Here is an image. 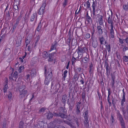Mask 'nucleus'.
<instances>
[{
    "instance_id": "nucleus-1",
    "label": "nucleus",
    "mask_w": 128,
    "mask_h": 128,
    "mask_svg": "<svg viewBox=\"0 0 128 128\" xmlns=\"http://www.w3.org/2000/svg\"><path fill=\"white\" fill-rule=\"evenodd\" d=\"M46 66H44L45 69L44 74L46 77L44 81V84L46 85H48L49 82L52 80V70L51 68H49L48 70L46 69Z\"/></svg>"
},
{
    "instance_id": "nucleus-2",
    "label": "nucleus",
    "mask_w": 128,
    "mask_h": 128,
    "mask_svg": "<svg viewBox=\"0 0 128 128\" xmlns=\"http://www.w3.org/2000/svg\"><path fill=\"white\" fill-rule=\"evenodd\" d=\"M124 102L121 101V105L122 107L120 108V109L122 112V114L123 116L126 120H128V115H126V112L128 114V104L126 105V109L125 108V107L123 106V104L124 103Z\"/></svg>"
},
{
    "instance_id": "nucleus-3",
    "label": "nucleus",
    "mask_w": 128,
    "mask_h": 128,
    "mask_svg": "<svg viewBox=\"0 0 128 128\" xmlns=\"http://www.w3.org/2000/svg\"><path fill=\"white\" fill-rule=\"evenodd\" d=\"M20 91V97L23 98L26 96L28 91L26 89V87L25 85H23L20 86L19 87Z\"/></svg>"
},
{
    "instance_id": "nucleus-4",
    "label": "nucleus",
    "mask_w": 128,
    "mask_h": 128,
    "mask_svg": "<svg viewBox=\"0 0 128 128\" xmlns=\"http://www.w3.org/2000/svg\"><path fill=\"white\" fill-rule=\"evenodd\" d=\"M58 110L59 111V116L63 118H66L67 116L65 113L64 109L62 107H60L59 108Z\"/></svg>"
},
{
    "instance_id": "nucleus-5",
    "label": "nucleus",
    "mask_w": 128,
    "mask_h": 128,
    "mask_svg": "<svg viewBox=\"0 0 128 128\" xmlns=\"http://www.w3.org/2000/svg\"><path fill=\"white\" fill-rule=\"evenodd\" d=\"M83 53H82L77 52L76 51L74 54V55L77 59H81L83 56Z\"/></svg>"
},
{
    "instance_id": "nucleus-6",
    "label": "nucleus",
    "mask_w": 128,
    "mask_h": 128,
    "mask_svg": "<svg viewBox=\"0 0 128 128\" xmlns=\"http://www.w3.org/2000/svg\"><path fill=\"white\" fill-rule=\"evenodd\" d=\"M86 56L82 58V62L84 63H87L89 60V56L86 53Z\"/></svg>"
},
{
    "instance_id": "nucleus-7",
    "label": "nucleus",
    "mask_w": 128,
    "mask_h": 128,
    "mask_svg": "<svg viewBox=\"0 0 128 128\" xmlns=\"http://www.w3.org/2000/svg\"><path fill=\"white\" fill-rule=\"evenodd\" d=\"M108 22L109 24H110V27H114L112 20V14L111 13V16L109 15L108 20Z\"/></svg>"
},
{
    "instance_id": "nucleus-8",
    "label": "nucleus",
    "mask_w": 128,
    "mask_h": 128,
    "mask_svg": "<svg viewBox=\"0 0 128 128\" xmlns=\"http://www.w3.org/2000/svg\"><path fill=\"white\" fill-rule=\"evenodd\" d=\"M58 44H57L56 41L54 42L52 44L51 46L50 50H49V51L50 52L52 50H56Z\"/></svg>"
},
{
    "instance_id": "nucleus-9",
    "label": "nucleus",
    "mask_w": 128,
    "mask_h": 128,
    "mask_svg": "<svg viewBox=\"0 0 128 128\" xmlns=\"http://www.w3.org/2000/svg\"><path fill=\"white\" fill-rule=\"evenodd\" d=\"M57 53V50H56L55 52L50 54L49 55L48 61L49 62H50L52 61L54 58V54Z\"/></svg>"
},
{
    "instance_id": "nucleus-10",
    "label": "nucleus",
    "mask_w": 128,
    "mask_h": 128,
    "mask_svg": "<svg viewBox=\"0 0 128 128\" xmlns=\"http://www.w3.org/2000/svg\"><path fill=\"white\" fill-rule=\"evenodd\" d=\"M117 116L119 119L120 122H124L122 115L120 114L119 110L117 111Z\"/></svg>"
},
{
    "instance_id": "nucleus-11",
    "label": "nucleus",
    "mask_w": 128,
    "mask_h": 128,
    "mask_svg": "<svg viewBox=\"0 0 128 128\" xmlns=\"http://www.w3.org/2000/svg\"><path fill=\"white\" fill-rule=\"evenodd\" d=\"M86 49V48H82L80 46H78V49L76 50V52L78 51L77 52L84 53V50Z\"/></svg>"
},
{
    "instance_id": "nucleus-12",
    "label": "nucleus",
    "mask_w": 128,
    "mask_h": 128,
    "mask_svg": "<svg viewBox=\"0 0 128 128\" xmlns=\"http://www.w3.org/2000/svg\"><path fill=\"white\" fill-rule=\"evenodd\" d=\"M22 40V38L21 37H19L18 38L16 42V44L17 46H19L21 45Z\"/></svg>"
},
{
    "instance_id": "nucleus-13",
    "label": "nucleus",
    "mask_w": 128,
    "mask_h": 128,
    "mask_svg": "<svg viewBox=\"0 0 128 128\" xmlns=\"http://www.w3.org/2000/svg\"><path fill=\"white\" fill-rule=\"evenodd\" d=\"M102 27L100 26H98L97 27V32L100 35H101L103 33V31L102 29Z\"/></svg>"
},
{
    "instance_id": "nucleus-14",
    "label": "nucleus",
    "mask_w": 128,
    "mask_h": 128,
    "mask_svg": "<svg viewBox=\"0 0 128 128\" xmlns=\"http://www.w3.org/2000/svg\"><path fill=\"white\" fill-rule=\"evenodd\" d=\"M36 70L34 68H33L30 72V74L31 76L34 77L36 76Z\"/></svg>"
},
{
    "instance_id": "nucleus-15",
    "label": "nucleus",
    "mask_w": 128,
    "mask_h": 128,
    "mask_svg": "<svg viewBox=\"0 0 128 128\" xmlns=\"http://www.w3.org/2000/svg\"><path fill=\"white\" fill-rule=\"evenodd\" d=\"M111 37L112 38H114V30H113V27H111L110 31Z\"/></svg>"
},
{
    "instance_id": "nucleus-16",
    "label": "nucleus",
    "mask_w": 128,
    "mask_h": 128,
    "mask_svg": "<svg viewBox=\"0 0 128 128\" xmlns=\"http://www.w3.org/2000/svg\"><path fill=\"white\" fill-rule=\"evenodd\" d=\"M88 110H85V112L83 114L84 116L85 119H88L89 116H88Z\"/></svg>"
},
{
    "instance_id": "nucleus-17",
    "label": "nucleus",
    "mask_w": 128,
    "mask_h": 128,
    "mask_svg": "<svg viewBox=\"0 0 128 128\" xmlns=\"http://www.w3.org/2000/svg\"><path fill=\"white\" fill-rule=\"evenodd\" d=\"M99 24L100 25L102 26L103 25V16L101 15H100L99 16V18L98 20Z\"/></svg>"
},
{
    "instance_id": "nucleus-18",
    "label": "nucleus",
    "mask_w": 128,
    "mask_h": 128,
    "mask_svg": "<svg viewBox=\"0 0 128 128\" xmlns=\"http://www.w3.org/2000/svg\"><path fill=\"white\" fill-rule=\"evenodd\" d=\"M31 40V37H30L28 36L26 40V46H27L30 43V42Z\"/></svg>"
},
{
    "instance_id": "nucleus-19",
    "label": "nucleus",
    "mask_w": 128,
    "mask_h": 128,
    "mask_svg": "<svg viewBox=\"0 0 128 128\" xmlns=\"http://www.w3.org/2000/svg\"><path fill=\"white\" fill-rule=\"evenodd\" d=\"M72 105L70 103L68 104L69 106V110H72L74 106V102L73 101H72L71 102Z\"/></svg>"
},
{
    "instance_id": "nucleus-20",
    "label": "nucleus",
    "mask_w": 128,
    "mask_h": 128,
    "mask_svg": "<svg viewBox=\"0 0 128 128\" xmlns=\"http://www.w3.org/2000/svg\"><path fill=\"white\" fill-rule=\"evenodd\" d=\"M6 84L5 85L3 88V90L4 93H6V92L8 88V86L7 84L8 82V80H6Z\"/></svg>"
},
{
    "instance_id": "nucleus-21",
    "label": "nucleus",
    "mask_w": 128,
    "mask_h": 128,
    "mask_svg": "<svg viewBox=\"0 0 128 128\" xmlns=\"http://www.w3.org/2000/svg\"><path fill=\"white\" fill-rule=\"evenodd\" d=\"M42 56L44 58H47L48 56L47 52L46 51L43 52L42 53Z\"/></svg>"
},
{
    "instance_id": "nucleus-22",
    "label": "nucleus",
    "mask_w": 128,
    "mask_h": 128,
    "mask_svg": "<svg viewBox=\"0 0 128 128\" xmlns=\"http://www.w3.org/2000/svg\"><path fill=\"white\" fill-rule=\"evenodd\" d=\"M99 40L100 41V44H104L103 43L105 41V39L103 36L100 37L99 38Z\"/></svg>"
},
{
    "instance_id": "nucleus-23",
    "label": "nucleus",
    "mask_w": 128,
    "mask_h": 128,
    "mask_svg": "<svg viewBox=\"0 0 128 128\" xmlns=\"http://www.w3.org/2000/svg\"><path fill=\"white\" fill-rule=\"evenodd\" d=\"M98 42L97 40H93L92 45L94 48H96L97 46Z\"/></svg>"
},
{
    "instance_id": "nucleus-24",
    "label": "nucleus",
    "mask_w": 128,
    "mask_h": 128,
    "mask_svg": "<svg viewBox=\"0 0 128 128\" xmlns=\"http://www.w3.org/2000/svg\"><path fill=\"white\" fill-rule=\"evenodd\" d=\"M53 114L49 112L47 114L46 117L48 119H50L52 118L53 116Z\"/></svg>"
},
{
    "instance_id": "nucleus-25",
    "label": "nucleus",
    "mask_w": 128,
    "mask_h": 128,
    "mask_svg": "<svg viewBox=\"0 0 128 128\" xmlns=\"http://www.w3.org/2000/svg\"><path fill=\"white\" fill-rule=\"evenodd\" d=\"M10 53V50L8 49H5L4 52V54L6 56L8 55Z\"/></svg>"
},
{
    "instance_id": "nucleus-26",
    "label": "nucleus",
    "mask_w": 128,
    "mask_h": 128,
    "mask_svg": "<svg viewBox=\"0 0 128 128\" xmlns=\"http://www.w3.org/2000/svg\"><path fill=\"white\" fill-rule=\"evenodd\" d=\"M42 26V24L40 22L38 24V26L36 28V30L38 32H39Z\"/></svg>"
},
{
    "instance_id": "nucleus-27",
    "label": "nucleus",
    "mask_w": 128,
    "mask_h": 128,
    "mask_svg": "<svg viewBox=\"0 0 128 128\" xmlns=\"http://www.w3.org/2000/svg\"><path fill=\"white\" fill-rule=\"evenodd\" d=\"M44 10V9H42L40 8L38 12V14L40 15H43V14L45 12Z\"/></svg>"
},
{
    "instance_id": "nucleus-28",
    "label": "nucleus",
    "mask_w": 128,
    "mask_h": 128,
    "mask_svg": "<svg viewBox=\"0 0 128 128\" xmlns=\"http://www.w3.org/2000/svg\"><path fill=\"white\" fill-rule=\"evenodd\" d=\"M67 98V96L66 95H64L62 96V101L64 104H65L66 103Z\"/></svg>"
},
{
    "instance_id": "nucleus-29",
    "label": "nucleus",
    "mask_w": 128,
    "mask_h": 128,
    "mask_svg": "<svg viewBox=\"0 0 128 128\" xmlns=\"http://www.w3.org/2000/svg\"><path fill=\"white\" fill-rule=\"evenodd\" d=\"M36 13L33 14L31 16L30 18V21L31 22H33L34 21V20L35 15H36Z\"/></svg>"
},
{
    "instance_id": "nucleus-30",
    "label": "nucleus",
    "mask_w": 128,
    "mask_h": 128,
    "mask_svg": "<svg viewBox=\"0 0 128 128\" xmlns=\"http://www.w3.org/2000/svg\"><path fill=\"white\" fill-rule=\"evenodd\" d=\"M123 9L125 11H127L128 10V2L127 4H124L123 6Z\"/></svg>"
},
{
    "instance_id": "nucleus-31",
    "label": "nucleus",
    "mask_w": 128,
    "mask_h": 128,
    "mask_svg": "<svg viewBox=\"0 0 128 128\" xmlns=\"http://www.w3.org/2000/svg\"><path fill=\"white\" fill-rule=\"evenodd\" d=\"M68 73V71L67 70H65L64 72V74H62L63 76V79H64V80H65L67 76V74Z\"/></svg>"
},
{
    "instance_id": "nucleus-32",
    "label": "nucleus",
    "mask_w": 128,
    "mask_h": 128,
    "mask_svg": "<svg viewBox=\"0 0 128 128\" xmlns=\"http://www.w3.org/2000/svg\"><path fill=\"white\" fill-rule=\"evenodd\" d=\"M2 124V128H6V119H4L3 122Z\"/></svg>"
},
{
    "instance_id": "nucleus-33",
    "label": "nucleus",
    "mask_w": 128,
    "mask_h": 128,
    "mask_svg": "<svg viewBox=\"0 0 128 128\" xmlns=\"http://www.w3.org/2000/svg\"><path fill=\"white\" fill-rule=\"evenodd\" d=\"M106 74L107 76L108 77L110 74L111 68H106Z\"/></svg>"
},
{
    "instance_id": "nucleus-34",
    "label": "nucleus",
    "mask_w": 128,
    "mask_h": 128,
    "mask_svg": "<svg viewBox=\"0 0 128 128\" xmlns=\"http://www.w3.org/2000/svg\"><path fill=\"white\" fill-rule=\"evenodd\" d=\"M24 66H21L19 68L18 70V71L20 73L23 72L24 71Z\"/></svg>"
},
{
    "instance_id": "nucleus-35",
    "label": "nucleus",
    "mask_w": 128,
    "mask_h": 128,
    "mask_svg": "<svg viewBox=\"0 0 128 128\" xmlns=\"http://www.w3.org/2000/svg\"><path fill=\"white\" fill-rule=\"evenodd\" d=\"M24 123L23 121H21L19 123V128H24L23 126Z\"/></svg>"
},
{
    "instance_id": "nucleus-36",
    "label": "nucleus",
    "mask_w": 128,
    "mask_h": 128,
    "mask_svg": "<svg viewBox=\"0 0 128 128\" xmlns=\"http://www.w3.org/2000/svg\"><path fill=\"white\" fill-rule=\"evenodd\" d=\"M85 121L84 122V125L86 126V127H88L89 126V121L88 120V119H85Z\"/></svg>"
},
{
    "instance_id": "nucleus-37",
    "label": "nucleus",
    "mask_w": 128,
    "mask_h": 128,
    "mask_svg": "<svg viewBox=\"0 0 128 128\" xmlns=\"http://www.w3.org/2000/svg\"><path fill=\"white\" fill-rule=\"evenodd\" d=\"M106 48L107 50L108 51V52H110V51L111 47L110 45V44H108L106 45Z\"/></svg>"
},
{
    "instance_id": "nucleus-38",
    "label": "nucleus",
    "mask_w": 128,
    "mask_h": 128,
    "mask_svg": "<svg viewBox=\"0 0 128 128\" xmlns=\"http://www.w3.org/2000/svg\"><path fill=\"white\" fill-rule=\"evenodd\" d=\"M76 59H77L76 57H75L74 56V54H73V56L72 57V64H74L76 62Z\"/></svg>"
},
{
    "instance_id": "nucleus-39",
    "label": "nucleus",
    "mask_w": 128,
    "mask_h": 128,
    "mask_svg": "<svg viewBox=\"0 0 128 128\" xmlns=\"http://www.w3.org/2000/svg\"><path fill=\"white\" fill-rule=\"evenodd\" d=\"M46 109V108L45 107H42L40 110L39 112L40 113L43 112L45 111Z\"/></svg>"
},
{
    "instance_id": "nucleus-40",
    "label": "nucleus",
    "mask_w": 128,
    "mask_h": 128,
    "mask_svg": "<svg viewBox=\"0 0 128 128\" xmlns=\"http://www.w3.org/2000/svg\"><path fill=\"white\" fill-rule=\"evenodd\" d=\"M46 1H44L43 3L42 4L41 6L40 7V8L45 9V8L46 6Z\"/></svg>"
},
{
    "instance_id": "nucleus-41",
    "label": "nucleus",
    "mask_w": 128,
    "mask_h": 128,
    "mask_svg": "<svg viewBox=\"0 0 128 128\" xmlns=\"http://www.w3.org/2000/svg\"><path fill=\"white\" fill-rule=\"evenodd\" d=\"M8 98L9 100L11 99L12 97V92H9L8 94Z\"/></svg>"
},
{
    "instance_id": "nucleus-42",
    "label": "nucleus",
    "mask_w": 128,
    "mask_h": 128,
    "mask_svg": "<svg viewBox=\"0 0 128 128\" xmlns=\"http://www.w3.org/2000/svg\"><path fill=\"white\" fill-rule=\"evenodd\" d=\"M81 102H78L76 106V109H80V107Z\"/></svg>"
},
{
    "instance_id": "nucleus-43",
    "label": "nucleus",
    "mask_w": 128,
    "mask_h": 128,
    "mask_svg": "<svg viewBox=\"0 0 128 128\" xmlns=\"http://www.w3.org/2000/svg\"><path fill=\"white\" fill-rule=\"evenodd\" d=\"M104 66L105 67L106 69L110 68L109 66L108 63V62L106 60L105 61V64Z\"/></svg>"
},
{
    "instance_id": "nucleus-44",
    "label": "nucleus",
    "mask_w": 128,
    "mask_h": 128,
    "mask_svg": "<svg viewBox=\"0 0 128 128\" xmlns=\"http://www.w3.org/2000/svg\"><path fill=\"white\" fill-rule=\"evenodd\" d=\"M86 20L88 23H90V22H92V18L90 16L88 17V18H86Z\"/></svg>"
},
{
    "instance_id": "nucleus-45",
    "label": "nucleus",
    "mask_w": 128,
    "mask_h": 128,
    "mask_svg": "<svg viewBox=\"0 0 128 128\" xmlns=\"http://www.w3.org/2000/svg\"><path fill=\"white\" fill-rule=\"evenodd\" d=\"M44 100V98L42 97L41 98L38 100V103L40 104H41L43 103Z\"/></svg>"
},
{
    "instance_id": "nucleus-46",
    "label": "nucleus",
    "mask_w": 128,
    "mask_h": 128,
    "mask_svg": "<svg viewBox=\"0 0 128 128\" xmlns=\"http://www.w3.org/2000/svg\"><path fill=\"white\" fill-rule=\"evenodd\" d=\"M54 121L58 124H60L61 123V121L60 119H55L54 120Z\"/></svg>"
},
{
    "instance_id": "nucleus-47",
    "label": "nucleus",
    "mask_w": 128,
    "mask_h": 128,
    "mask_svg": "<svg viewBox=\"0 0 128 128\" xmlns=\"http://www.w3.org/2000/svg\"><path fill=\"white\" fill-rule=\"evenodd\" d=\"M119 42L121 44H122L124 43V40L125 39H122L120 38H119Z\"/></svg>"
},
{
    "instance_id": "nucleus-48",
    "label": "nucleus",
    "mask_w": 128,
    "mask_h": 128,
    "mask_svg": "<svg viewBox=\"0 0 128 128\" xmlns=\"http://www.w3.org/2000/svg\"><path fill=\"white\" fill-rule=\"evenodd\" d=\"M125 62L128 61V57L127 56H124L123 58Z\"/></svg>"
},
{
    "instance_id": "nucleus-49",
    "label": "nucleus",
    "mask_w": 128,
    "mask_h": 128,
    "mask_svg": "<svg viewBox=\"0 0 128 128\" xmlns=\"http://www.w3.org/2000/svg\"><path fill=\"white\" fill-rule=\"evenodd\" d=\"M128 50V45L127 47H126V46H125L123 49V51L125 52L126 50Z\"/></svg>"
},
{
    "instance_id": "nucleus-50",
    "label": "nucleus",
    "mask_w": 128,
    "mask_h": 128,
    "mask_svg": "<svg viewBox=\"0 0 128 128\" xmlns=\"http://www.w3.org/2000/svg\"><path fill=\"white\" fill-rule=\"evenodd\" d=\"M120 123L122 126V128H125L124 122H120Z\"/></svg>"
},
{
    "instance_id": "nucleus-51",
    "label": "nucleus",
    "mask_w": 128,
    "mask_h": 128,
    "mask_svg": "<svg viewBox=\"0 0 128 128\" xmlns=\"http://www.w3.org/2000/svg\"><path fill=\"white\" fill-rule=\"evenodd\" d=\"M18 76H15L14 75L12 76V80L13 81H16V80Z\"/></svg>"
},
{
    "instance_id": "nucleus-52",
    "label": "nucleus",
    "mask_w": 128,
    "mask_h": 128,
    "mask_svg": "<svg viewBox=\"0 0 128 128\" xmlns=\"http://www.w3.org/2000/svg\"><path fill=\"white\" fill-rule=\"evenodd\" d=\"M54 128H65V127L59 125L57 126H55Z\"/></svg>"
},
{
    "instance_id": "nucleus-53",
    "label": "nucleus",
    "mask_w": 128,
    "mask_h": 128,
    "mask_svg": "<svg viewBox=\"0 0 128 128\" xmlns=\"http://www.w3.org/2000/svg\"><path fill=\"white\" fill-rule=\"evenodd\" d=\"M18 25H16V24H14L13 26V30L12 31L13 32H14V30L15 29H16V27L18 26Z\"/></svg>"
},
{
    "instance_id": "nucleus-54",
    "label": "nucleus",
    "mask_w": 128,
    "mask_h": 128,
    "mask_svg": "<svg viewBox=\"0 0 128 128\" xmlns=\"http://www.w3.org/2000/svg\"><path fill=\"white\" fill-rule=\"evenodd\" d=\"M22 16H21L18 17V18L16 19V21L19 23V22L21 19Z\"/></svg>"
},
{
    "instance_id": "nucleus-55",
    "label": "nucleus",
    "mask_w": 128,
    "mask_h": 128,
    "mask_svg": "<svg viewBox=\"0 0 128 128\" xmlns=\"http://www.w3.org/2000/svg\"><path fill=\"white\" fill-rule=\"evenodd\" d=\"M89 72L90 74H91L93 72L92 68H89Z\"/></svg>"
},
{
    "instance_id": "nucleus-56",
    "label": "nucleus",
    "mask_w": 128,
    "mask_h": 128,
    "mask_svg": "<svg viewBox=\"0 0 128 128\" xmlns=\"http://www.w3.org/2000/svg\"><path fill=\"white\" fill-rule=\"evenodd\" d=\"M68 0H64V2L63 3V5L64 7L66 5Z\"/></svg>"
},
{
    "instance_id": "nucleus-57",
    "label": "nucleus",
    "mask_w": 128,
    "mask_h": 128,
    "mask_svg": "<svg viewBox=\"0 0 128 128\" xmlns=\"http://www.w3.org/2000/svg\"><path fill=\"white\" fill-rule=\"evenodd\" d=\"M90 3L89 1L88 0L86 3V7L88 8H90Z\"/></svg>"
},
{
    "instance_id": "nucleus-58",
    "label": "nucleus",
    "mask_w": 128,
    "mask_h": 128,
    "mask_svg": "<svg viewBox=\"0 0 128 128\" xmlns=\"http://www.w3.org/2000/svg\"><path fill=\"white\" fill-rule=\"evenodd\" d=\"M96 4L94 2H93L92 5V7L93 8V10H95Z\"/></svg>"
},
{
    "instance_id": "nucleus-59",
    "label": "nucleus",
    "mask_w": 128,
    "mask_h": 128,
    "mask_svg": "<svg viewBox=\"0 0 128 128\" xmlns=\"http://www.w3.org/2000/svg\"><path fill=\"white\" fill-rule=\"evenodd\" d=\"M97 92L99 98V99L100 100V98H102L101 95V94L99 93L98 91H97Z\"/></svg>"
},
{
    "instance_id": "nucleus-60",
    "label": "nucleus",
    "mask_w": 128,
    "mask_h": 128,
    "mask_svg": "<svg viewBox=\"0 0 128 128\" xmlns=\"http://www.w3.org/2000/svg\"><path fill=\"white\" fill-rule=\"evenodd\" d=\"M90 34H86V38H88L90 37Z\"/></svg>"
},
{
    "instance_id": "nucleus-61",
    "label": "nucleus",
    "mask_w": 128,
    "mask_h": 128,
    "mask_svg": "<svg viewBox=\"0 0 128 128\" xmlns=\"http://www.w3.org/2000/svg\"><path fill=\"white\" fill-rule=\"evenodd\" d=\"M111 120L112 123H113L114 122V118L112 115H111Z\"/></svg>"
},
{
    "instance_id": "nucleus-62",
    "label": "nucleus",
    "mask_w": 128,
    "mask_h": 128,
    "mask_svg": "<svg viewBox=\"0 0 128 128\" xmlns=\"http://www.w3.org/2000/svg\"><path fill=\"white\" fill-rule=\"evenodd\" d=\"M82 98L83 100L85 98V93L84 92H82Z\"/></svg>"
},
{
    "instance_id": "nucleus-63",
    "label": "nucleus",
    "mask_w": 128,
    "mask_h": 128,
    "mask_svg": "<svg viewBox=\"0 0 128 128\" xmlns=\"http://www.w3.org/2000/svg\"><path fill=\"white\" fill-rule=\"evenodd\" d=\"M76 114L78 115L79 114L80 112V109H76Z\"/></svg>"
},
{
    "instance_id": "nucleus-64",
    "label": "nucleus",
    "mask_w": 128,
    "mask_h": 128,
    "mask_svg": "<svg viewBox=\"0 0 128 128\" xmlns=\"http://www.w3.org/2000/svg\"><path fill=\"white\" fill-rule=\"evenodd\" d=\"M9 78L10 80L12 81V74H10L9 76Z\"/></svg>"
}]
</instances>
